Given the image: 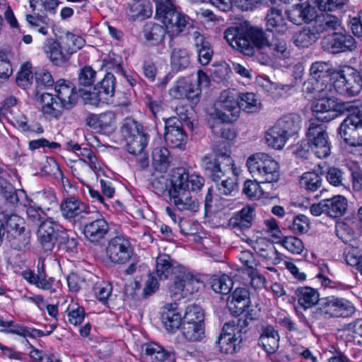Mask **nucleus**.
I'll list each match as a JSON object with an SVG mask.
<instances>
[{"instance_id": "f257e3e1", "label": "nucleus", "mask_w": 362, "mask_h": 362, "mask_svg": "<svg viewBox=\"0 0 362 362\" xmlns=\"http://www.w3.org/2000/svg\"><path fill=\"white\" fill-rule=\"evenodd\" d=\"M224 39L234 49L247 56L255 55L263 65H269L274 59H285L290 52L282 38L269 39V35L257 28L236 24L224 31Z\"/></svg>"}, {"instance_id": "f03ea898", "label": "nucleus", "mask_w": 362, "mask_h": 362, "mask_svg": "<svg viewBox=\"0 0 362 362\" xmlns=\"http://www.w3.org/2000/svg\"><path fill=\"white\" fill-rule=\"evenodd\" d=\"M156 274L160 280L170 277L168 291L175 301L187 298L194 292L193 284L197 282L193 275L167 254H159L156 260Z\"/></svg>"}, {"instance_id": "7ed1b4c3", "label": "nucleus", "mask_w": 362, "mask_h": 362, "mask_svg": "<svg viewBox=\"0 0 362 362\" xmlns=\"http://www.w3.org/2000/svg\"><path fill=\"white\" fill-rule=\"evenodd\" d=\"M170 182L172 186L168 195L175 207L180 211H198L199 202L190 191L200 190L204 185V179L197 174L189 175L183 168H177L173 173Z\"/></svg>"}, {"instance_id": "20e7f679", "label": "nucleus", "mask_w": 362, "mask_h": 362, "mask_svg": "<svg viewBox=\"0 0 362 362\" xmlns=\"http://www.w3.org/2000/svg\"><path fill=\"white\" fill-rule=\"evenodd\" d=\"M201 166L211 180L216 182L220 194L233 195L238 192V177L232 158L226 152H216L214 158L210 155L202 158Z\"/></svg>"}, {"instance_id": "39448f33", "label": "nucleus", "mask_w": 362, "mask_h": 362, "mask_svg": "<svg viewBox=\"0 0 362 362\" xmlns=\"http://www.w3.org/2000/svg\"><path fill=\"white\" fill-rule=\"evenodd\" d=\"M121 133L126 141L127 151L137 156L141 167L148 166V153L145 148L148 135L143 131V126L132 118H126L121 127Z\"/></svg>"}, {"instance_id": "423d86ee", "label": "nucleus", "mask_w": 362, "mask_h": 362, "mask_svg": "<svg viewBox=\"0 0 362 362\" xmlns=\"http://www.w3.org/2000/svg\"><path fill=\"white\" fill-rule=\"evenodd\" d=\"M37 239L45 251H51L56 243L63 250H72L76 247L77 242L74 238H69L66 232L51 219L42 221L38 226Z\"/></svg>"}, {"instance_id": "0eeeda50", "label": "nucleus", "mask_w": 362, "mask_h": 362, "mask_svg": "<svg viewBox=\"0 0 362 362\" xmlns=\"http://www.w3.org/2000/svg\"><path fill=\"white\" fill-rule=\"evenodd\" d=\"M344 110H346L349 115L339 128V135L349 145L362 146V104L344 103Z\"/></svg>"}, {"instance_id": "6e6552de", "label": "nucleus", "mask_w": 362, "mask_h": 362, "mask_svg": "<svg viewBox=\"0 0 362 362\" xmlns=\"http://www.w3.org/2000/svg\"><path fill=\"white\" fill-rule=\"evenodd\" d=\"M156 15L164 24L170 38L177 36L185 28H192L189 18L178 12L171 0H156Z\"/></svg>"}, {"instance_id": "1a4fd4ad", "label": "nucleus", "mask_w": 362, "mask_h": 362, "mask_svg": "<svg viewBox=\"0 0 362 362\" xmlns=\"http://www.w3.org/2000/svg\"><path fill=\"white\" fill-rule=\"evenodd\" d=\"M247 166L252 177L260 182H276L279 179V163L267 153L252 155L247 158Z\"/></svg>"}, {"instance_id": "9d476101", "label": "nucleus", "mask_w": 362, "mask_h": 362, "mask_svg": "<svg viewBox=\"0 0 362 362\" xmlns=\"http://www.w3.org/2000/svg\"><path fill=\"white\" fill-rule=\"evenodd\" d=\"M177 108L179 117H171L165 119L164 139L166 144L171 148L184 150L187 141V134L183 129V122L187 123V116Z\"/></svg>"}, {"instance_id": "9b49d317", "label": "nucleus", "mask_w": 362, "mask_h": 362, "mask_svg": "<svg viewBox=\"0 0 362 362\" xmlns=\"http://www.w3.org/2000/svg\"><path fill=\"white\" fill-rule=\"evenodd\" d=\"M334 93L349 97L358 94L362 89V69L351 67L341 70L333 81Z\"/></svg>"}, {"instance_id": "f8f14e48", "label": "nucleus", "mask_w": 362, "mask_h": 362, "mask_svg": "<svg viewBox=\"0 0 362 362\" xmlns=\"http://www.w3.org/2000/svg\"><path fill=\"white\" fill-rule=\"evenodd\" d=\"M240 110L237 97L228 90L221 93L216 107L209 112L208 117L220 119L227 123L233 122L239 116Z\"/></svg>"}, {"instance_id": "ddd939ff", "label": "nucleus", "mask_w": 362, "mask_h": 362, "mask_svg": "<svg viewBox=\"0 0 362 362\" xmlns=\"http://www.w3.org/2000/svg\"><path fill=\"white\" fill-rule=\"evenodd\" d=\"M106 250L110 261L119 264H126L134 255V250L130 241L120 235L109 240Z\"/></svg>"}, {"instance_id": "4468645a", "label": "nucleus", "mask_w": 362, "mask_h": 362, "mask_svg": "<svg viewBox=\"0 0 362 362\" xmlns=\"http://www.w3.org/2000/svg\"><path fill=\"white\" fill-rule=\"evenodd\" d=\"M334 93L326 97H319L315 99L312 110L315 120L327 122L337 116V112L343 110L344 103H337L334 98Z\"/></svg>"}, {"instance_id": "2eb2a0df", "label": "nucleus", "mask_w": 362, "mask_h": 362, "mask_svg": "<svg viewBox=\"0 0 362 362\" xmlns=\"http://www.w3.org/2000/svg\"><path fill=\"white\" fill-rule=\"evenodd\" d=\"M322 47L325 50L337 54L354 50L356 48V42L350 34L335 31L322 39Z\"/></svg>"}, {"instance_id": "dca6fc26", "label": "nucleus", "mask_w": 362, "mask_h": 362, "mask_svg": "<svg viewBox=\"0 0 362 362\" xmlns=\"http://www.w3.org/2000/svg\"><path fill=\"white\" fill-rule=\"evenodd\" d=\"M90 221L83 228V233L87 240L93 243H99L104 240L109 233L107 221L98 212L86 217Z\"/></svg>"}, {"instance_id": "f3484780", "label": "nucleus", "mask_w": 362, "mask_h": 362, "mask_svg": "<svg viewBox=\"0 0 362 362\" xmlns=\"http://www.w3.org/2000/svg\"><path fill=\"white\" fill-rule=\"evenodd\" d=\"M302 91L306 98L313 99L326 97L334 93L333 82L329 77L326 79L310 78L303 84Z\"/></svg>"}, {"instance_id": "a211bd4d", "label": "nucleus", "mask_w": 362, "mask_h": 362, "mask_svg": "<svg viewBox=\"0 0 362 362\" xmlns=\"http://www.w3.org/2000/svg\"><path fill=\"white\" fill-rule=\"evenodd\" d=\"M340 19L329 13H321L317 15L311 22L313 30L320 37L325 33H334L341 28Z\"/></svg>"}, {"instance_id": "6ab92c4d", "label": "nucleus", "mask_w": 362, "mask_h": 362, "mask_svg": "<svg viewBox=\"0 0 362 362\" xmlns=\"http://www.w3.org/2000/svg\"><path fill=\"white\" fill-rule=\"evenodd\" d=\"M250 293L246 288H237L229 296L227 306L234 315H240L250 306Z\"/></svg>"}, {"instance_id": "aec40b11", "label": "nucleus", "mask_w": 362, "mask_h": 362, "mask_svg": "<svg viewBox=\"0 0 362 362\" xmlns=\"http://www.w3.org/2000/svg\"><path fill=\"white\" fill-rule=\"evenodd\" d=\"M190 37L194 42L198 53V59L201 64L207 65L211 60L214 54L209 42L206 41L204 36L198 30L192 28V32H189Z\"/></svg>"}, {"instance_id": "412c9836", "label": "nucleus", "mask_w": 362, "mask_h": 362, "mask_svg": "<svg viewBox=\"0 0 362 362\" xmlns=\"http://www.w3.org/2000/svg\"><path fill=\"white\" fill-rule=\"evenodd\" d=\"M55 92L57 100L62 105L64 109H71L76 103V95L70 82L65 80H59L55 84Z\"/></svg>"}, {"instance_id": "4be33fe9", "label": "nucleus", "mask_w": 362, "mask_h": 362, "mask_svg": "<svg viewBox=\"0 0 362 362\" xmlns=\"http://www.w3.org/2000/svg\"><path fill=\"white\" fill-rule=\"evenodd\" d=\"M82 204L78 199L74 197L65 198L60 205V209L62 216L70 221H76L78 216L86 218L88 215V212L83 211Z\"/></svg>"}, {"instance_id": "5701e85b", "label": "nucleus", "mask_w": 362, "mask_h": 362, "mask_svg": "<svg viewBox=\"0 0 362 362\" xmlns=\"http://www.w3.org/2000/svg\"><path fill=\"white\" fill-rule=\"evenodd\" d=\"M254 217V208L247 206L235 213L229 219L228 224L233 229L244 230L252 226Z\"/></svg>"}, {"instance_id": "b1692460", "label": "nucleus", "mask_w": 362, "mask_h": 362, "mask_svg": "<svg viewBox=\"0 0 362 362\" xmlns=\"http://www.w3.org/2000/svg\"><path fill=\"white\" fill-rule=\"evenodd\" d=\"M142 350L149 362H175L174 352L167 351L156 344H147Z\"/></svg>"}, {"instance_id": "393cba45", "label": "nucleus", "mask_w": 362, "mask_h": 362, "mask_svg": "<svg viewBox=\"0 0 362 362\" xmlns=\"http://www.w3.org/2000/svg\"><path fill=\"white\" fill-rule=\"evenodd\" d=\"M43 50L49 60L57 66L65 64L70 58L67 52L64 53L59 43L52 38L47 39Z\"/></svg>"}, {"instance_id": "a878e982", "label": "nucleus", "mask_w": 362, "mask_h": 362, "mask_svg": "<svg viewBox=\"0 0 362 362\" xmlns=\"http://www.w3.org/2000/svg\"><path fill=\"white\" fill-rule=\"evenodd\" d=\"M326 215L331 218H339L344 216L347 210L348 202L345 197L336 195L330 199H325Z\"/></svg>"}, {"instance_id": "bb28decb", "label": "nucleus", "mask_w": 362, "mask_h": 362, "mask_svg": "<svg viewBox=\"0 0 362 362\" xmlns=\"http://www.w3.org/2000/svg\"><path fill=\"white\" fill-rule=\"evenodd\" d=\"M267 30L284 33L287 30V23L281 10L272 8L266 16Z\"/></svg>"}, {"instance_id": "cd10ccee", "label": "nucleus", "mask_w": 362, "mask_h": 362, "mask_svg": "<svg viewBox=\"0 0 362 362\" xmlns=\"http://www.w3.org/2000/svg\"><path fill=\"white\" fill-rule=\"evenodd\" d=\"M279 336L272 326L267 327L259 339V345L268 354L275 353L279 348Z\"/></svg>"}, {"instance_id": "c85d7f7f", "label": "nucleus", "mask_w": 362, "mask_h": 362, "mask_svg": "<svg viewBox=\"0 0 362 362\" xmlns=\"http://www.w3.org/2000/svg\"><path fill=\"white\" fill-rule=\"evenodd\" d=\"M0 193L4 199L12 204H16L26 199V194L23 189H15L13 185L3 177H0Z\"/></svg>"}, {"instance_id": "c756f323", "label": "nucleus", "mask_w": 362, "mask_h": 362, "mask_svg": "<svg viewBox=\"0 0 362 362\" xmlns=\"http://www.w3.org/2000/svg\"><path fill=\"white\" fill-rule=\"evenodd\" d=\"M40 100L42 104V112L45 115L54 118H57L62 115L64 110L62 105L57 100V98H54L52 94L49 93H42Z\"/></svg>"}, {"instance_id": "7c9ffc66", "label": "nucleus", "mask_w": 362, "mask_h": 362, "mask_svg": "<svg viewBox=\"0 0 362 362\" xmlns=\"http://www.w3.org/2000/svg\"><path fill=\"white\" fill-rule=\"evenodd\" d=\"M300 123L301 117L299 115L290 113L279 118L275 124L291 137L298 133Z\"/></svg>"}, {"instance_id": "2f4dec72", "label": "nucleus", "mask_w": 362, "mask_h": 362, "mask_svg": "<svg viewBox=\"0 0 362 362\" xmlns=\"http://www.w3.org/2000/svg\"><path fill=\"white\" fill-rule=\"evenodd\" d=\"M299 305L304 309L313 307L320 303V296L317 290L311 287H300L296 291Z\"/></svg>"}, {"instance_id": "473e14b6", "label": "nucleus", "mask_w": 362, "mask_h": 362, "mask_svg": "<svg viewBox=\"0 0 362 362\" xmlns=\"http://www.w3.org/2000/svg\"><path fill=\"white\" fill-rule=\"evenodd\" d=\"M115 89V77L113 74L107 73L104 78L94 87L103 99V103H108L112 98Z\"/></svg>"}, {"instance_id": "72a5a7b5", "label": "nucleus", "mask_w": 362, "mask_h": 362, "mask_svg": "<svg viewBox=\"0 0 362 362\" xmlns=\"http://www.w3.org/2000/svg\"><path fill=\"white\" fill-rule=\"evenodd\" d=\"M289 137L276 124L269 128L265 134L267 144L275 149H281Z\"/></svg>"}, {"instance_id": "f704fd0d", "label": "nucleus", "mask_w": 362, "mask_h": 362, "mask_svg": "<svg viewBox=\"0 0 362 362\" xmlns=\"http://www.w3.org/2000/svg\"><path fill=\"white\" fill-rule=\"evenodd\" d=\"M165 34H167L165 28L157 23H148L144 28L145 38L153 45L163 42Z\"/></svg>"}, {"instance_id": "c9c22d12", "label": "nucleus", "mask_w": 362, "mask_h": 362, "mask_svg": "<svg viewBox=\"0 0 362 362\" xmlns=\"http://www.w3.org/2000/svg\"><path fill=\"white\" fill-rule=\"evenodd\" d=\"M1 214L2 215L1 221L6 224L7 235L11 234V232L25 229L24 220L19 216L7 211H3Z\"/></svg>"}, {"instance_id": "e433bc0d", "label": "nucleus", "mask_w": 362, "mask_h": 362, "mask_svg": "<svg viewBox=\"0 0 362 362\" xmlns=\"http://www.w3.org/2000/svg\"><path fill=\"white\" fill-rule=\"evenodd\" d=\"M294 38V43L299 47H308L313 45L318 38L317 34L313 30L312 25L309 24L306 28L297 33Z\"/></svg>"}, {"instance_id": "4c0bfd02", "label": "nucleus", "mask_w": 362, "mask_h": 362, "mask_svg": "<svg viewBox=\"0 0 362 362\" xmlns=\"http://www.w3.org/2000/svg\"><path fill=\"white\" fill-rule=\"evenodd\" d=\"M26 21L29 25L42 35L48 34L49 29L52 25V21L46 16L37 14L33 16L31 14L26 15Z\"/></svg>"}, {"instance_id": "58836bf2", "label": "nucleus", "mask_w": 362, "mask_h": 362, "mask_svg": "<svg viewBox=\"0 0 362 362\" xmlns=\"http://www.w3.org/2000/svg\"><path fill=\"white\" fill-rule=\"evenodd\" d=\"M219 350L221 353L226 354H233L240 349V344L236 338L232 337L230 333L221 332L218 341Z\"/></svg>"}, {"instance_id": "ea45409f", "label": "nucleus", "mask_w": 362, "mask_h": 362, "mask_svg": "<svg viewBox=\"0 0 362 362\" xmlns=\"http://www.w3.org/2000/svg\"><path fill=\"white\" fill-rule=\"evenodd\" d=\"M171 66L173 69L181 71L190 64L188 51L184 48H175L171 52Z\"/></svg>"}, {"instance_id": "a19ab883", "label": "nucleus", "mask_w": 362, "mask_h": 362, "mask_svg": "<svg viewBox=\"0 0 362 362\" xmlns=\"http://www.w3.org/2000/svg\"><path fill=\"white\" fill-rule=\"evenodd\" d=\"M6 238L10 245L17 250H22L26 248L30 242V233L29 231L25 230V229L17 232H11V234L7 235Z\"/></svg>"}, {"instance_id": "79ce46f5", "label": "nucleus", "mask_w": 362, "mask_h": 362, "mask_svg": "<svg viewBox=\"0 0 362 362\" xmlns=\"http://www.w3.org/2000/svg\"><path fill=\"white\" fill-rule=\"evenodd\" d=\"M225 122H227L214 117H207V124L215 135L226 139H234L235 136V132L229 128H226L223 124Z\"/></svg>"}, {"instance_id": "37998d69", "label": "nucleus", "mask_w": 362, "mask_h": 362, "mask_svg": "<svg viewBox=\"0 0 362 362\" xmlns=\"http://www.w3.org/2000/svg\"><path fill=\"white\" fill-rule=\"evenodd\" d=\"M211 286L216 293L226 295L233 287V280L226 274L214 276L210 279Z\"/></svg>"}, {"instance_id": "c03bdc74", "label": "nucleus", "mask_w": 362, "mask_h": 362, "mask_svg": "<svg viewBox=\"0 0 362 362\" xmlns=\"http://www.w3.org/2000/svg\"><path fill=\"white\" fill-rule=\"evenodd\" d=\"M171 162L169 151L164 147L156 148L153 152V163L156 169L165 172Z\"/></svg>"}, {"instance_id": "a18cd8bd", "label": "nucleus", "mask_w": 362, "mask_h": 362, "mask_svg": "<svg viewBox=\"0 0 362 362\" xmlns=\"http://www.w3.org/2000/svg\"><path fill=\"white\" fill-rule=\"evenodd\" d=\"M184 337L189 341H197L203 337L204 329L203 323L184 322L182 327Z\"/></svg>"}, {"instance_id": "49530a36", "label": "nucleus", "mask_w": 362, "mask_h": 362, "mask_svg": "<svg viewBox=\"0 0 362 362\" xmlns=\"http://www.w3.org/2000/svg\"><path fill=\"white\" fill-rule=\"evenodd\" d=\"M299 185L307 191L315 192L322 185V177L315 172H306L300 176Z\"/></svg>"}, {"instance_id": "de8ad7c7", "label": "nucleus", "mask_w": 362, "mask_h": 362, "mask_svg": "<svg viewBox=\"0 0 362 362\" xmlns=\"http://www.w3.org/2000/svg\"><path fill=\"white\" fill-rule=\"evenodd\" d=\"M34 202L38 209L49 210L56 202V196L51 190L37 192L34 194Z\"/></svg>"}, {"instance_id": "09e8293b", "label": "nucleus", "mask_w": 362, "mask_h": 362, "mask_svg": "<svg viewBox=\"0 0 362 362\" xmlns=\"http://www.w3.org/2000/svg\"><path fill=\"white\" fill-rule=\"evenodd\" d=\"M237 98L240 110L242 109L245 112L252 113L257 112L260 108V103L253 93H241Z\"/></svg>"}, {"instance_id": "8fccbe9b", "label": "nucleus", "mask_w": 362, "mask_h": 362, "mask_svg": "<svg viewBox=\"0 0 362 362\" xmlns=\"http://www.w3.org/2000/svg\"><path fill=\"white\" fill-rule=\"evenodd\" d=\"M161 320L165 328L171 332H175L180 326L181 315L173 310H163L161 315Z\"/></svg>"}, {"instance_id": "3c124183", "label": "nucleus", "mask_w": 362, "mask_h": 362, "mask_svg": "<svg viewBox=\"0 0 362 362\" xmlns=\"http://www.w3.org/2000/svg\"><path fill=\"white\" fill-rule=\"evenodd\" d=\"M315 119L310 120L309 127L306 133L307 140L309 143L329 136L325 127L318 123Z\"/></svg>"}, {"instance_id": "603ef678", "label": "nucleus", "mask_w": 362, "mask_h": 362, "mask_svg": "<svg viewBox=\"0 0 362 362\" xmlns=\"http://www.w3.org/2000/svg\"><path fill=\"white\" fill-rule=\"evenodd\" d=\"M310 151L319 158L327 157L331 152L329 136L309 143Z\"/></svg>"}, {"instance_id": "864d4df0", "label": "nucleus", "mask_w": 362, "mask_h": 362, "mask_svg": "<svg viewBox=\"0 0 362 362\" xmlns=\"http://www.w3.org/2000/svg\"><path fill=\"white\" fill-rule=\"evenodd\" d=\"M335 312L334 317H349L355 313V307L345 298H336Z\"/></svg>"}, {"instance_id": "5fc2aeb1", "label": "nucleus", "mask_w": 362, "mask_h": 362, "mask_svg": "<svg viewBox=\"0 0 362 362\" xmlns=\"http://www.w3.org/2000/svg\"><path fill=\"white\" fill-rule=\"evenodd\" d=\"M259 180H247L243 186V192L250 199H258L263 195V190L259 185Z\"/></svg>"}, {"instance_id": "6e6d98bb", "label": "nucleus", "mask_w": 362, "mask_h": 362, "mask_svg": "<svg viewBox=\"0 0 362 362\" xmlns=\"http://www.w3.org/2000/svg\"><path fill=\"white\" fill-rule=\"evenodd\" d=\"M66 49L70 57L73 53L81 49L86 44L85 40L72 33H68L65 37Z\"/></svg>"}, {"instance_id": "4d7b16f0", "label": "nucleus", "mask_w": 362, "mask_h": 362, "mask_svg": "<svg viewBox=\"0 0 362 362\" xmlns=\"http://www.w3.org/2000/svg\"><path fill=\"white\" fill-rule=\"evenodd\" d=\"M33 78L31 64L27 62L21 66V71L16 77V83L18 86L25 89L31 84Z\"/></svg>"}, {"instance_id": "13d9d810", "label": "nucleus", "mask_w": 362, "mask_h": 362, "mask_svg": "<svg viewBox=\"0 0 362 362\" xmlns=\"http://www.w3.org/2000/svg\"><path fill=\"white\" fill-rule=\"evenodd\" d=\"M204 317V315L200 306L197 305H188L185 310L183 320L184 322L203 323Z\"/></svg>"}, {"instance_id": "bf43d9fd", "label": "nucleus", "mask_w": 362, "mask_h": 362, "mask_svg": "<svg viewBox=\"0 0 362 362\" xmlns=\"http://www.w3.org/2000/svg\"><path fill=\"white\" fill-rule=\"evenodd\" d=\"M105 66L109 69L115 70L118 75H125V71L122 67V58L115 52H110L107 57L104 59Z\"/></svg>"}, {"instance_id": "052dcab7", "label": "nucleus", "mask_w": 362, "mask_h": 362, "mask_svg": "<svg viewBox=\"0 0 362 362\" xmlns=\"http://www.w3.org/2000/svg\"><path fill=\"white\" fill-rule=\"evenodd\" d=\"M115 116L113 112L107 111L99 115V131L104 133L114 129Z\"/></svg>"}, {"instance_id": "680f3d73", "label": "nucleus", "mask_w": 362, "mask_h": 362, "mask_svg": "<svg viewBox=\"0 0 362 362\" xmlns=\"http://www.w3.org/2000/svg\"><path fill=\"white\" fill-rule=\"evenodd\" d=\"M335 296H329L320 299L319 303V310L322 314L334 317L335 312Z\"/></svg>"}, {"instance_id": "e2e57ef3", "label": "nucleus", "mask_w": 362, "mask_h": 362, "mask_svg": "<svg viewBox=\"0 0 362 362\" xmlns=\"http://www.w3.org/2000/svg\"><path fill=\"white\" fill-rule=\"evenodd\" d=\"M282 245L288 251L294 254H300L304 249L302 240L294 236L286 237L282 240Z\"/></svg>"}, {"instance_id": "0e129e2a", "label": "nucleus", "mask_w": 362, "mask_h": 362, "mask_svg": "<svg viewBox=\"0 0 362 362\" xmlns=\"http://www.w3.org/2000/svg\"><path fill=\"white\" fill-rule=\"evenodd\" d=\"M96 72L90 66H84L78 74V84L84 87L90 86L95 78Z\"/></svg>"}, {"instance_id": "69168bd1", "label": "nucleus", "mask_w": 362, "mask_h": 362, "mask_svg": "<svg viewBox=\"0 0 362 362\" xmlns=\"http://www.w3.org/2000/svg\"><path fill=\"white\" fill-rule=\"evenodd\" d=\"M329 65L324 62H316L313 63L310 69L311 78H317L320 79H326L329 77L327 71Z\"/></svg>"}, {"instance_id": "338daca9", "label": "nucleus", "mask_w": 362, "mask_h": 362, "mask_svg": "<svg viewBox=\"0 0 362 362\" xmlns=\"http://www.w3.org/2000/svg\"><path fill=\"white\" fill-rule=\"evenodd\" d=\"M326 178L329 183L333 186L344 185V173L337 168H329L327 172Z\"/></svg>"}, {"instance_id": "774afa93", "label": "nucleus", "mask_w": 362, "mask_h": 362, "mask_svg": "<svg viewBox=\"0 0 362 362\" xmlns=\"http://www.w3.org/2000/svg\"><path fill=\"white\" fill-rule=\"evenodd\" d=\"M78 93L86 103L92 105H98L100 103H103V99L98 90L90 91L83 88H79Z\"/></svg>"}]
</instances>
